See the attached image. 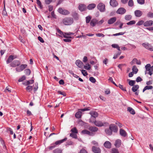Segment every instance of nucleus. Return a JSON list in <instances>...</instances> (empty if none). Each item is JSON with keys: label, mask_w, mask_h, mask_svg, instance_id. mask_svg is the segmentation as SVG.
I'll return each instance as SVG.
<instances>
[{"label": "nucleus", "mask_w": 153, "mask_h": 153, "mask_svg": "<svg viewBox=\"0 0 153 153\" xmlns=\"http://www.w3.org/2000/svg\"><path fill=\"white\" fill-rule=\"evenodd\" d=\"M134 14L136 16L140 17L142 15L143 13L141 11L137 10L134 11Z\"/></svg>", "instance_id": "obj_16"}, {"label": "nucleus", "mask_w": 153, "mask_h": 153, "mask_svg": "<svg viewBox=\"0 0 153 153\" xmlns=\"http://www.w3.org/2000/svg\"><path fill=\"white\" fill-rule=\"evenodd\" d=\"M116 19L117 18L116 17L112 18L108 20V23L109 24H112L116 21Z\"/></svg>", "instance_id": "obj_17"}, {"label": "nucleus", "mask_w": 153, "mask_h": 153, "mask_svg": "<svg viewBox=\"0 0 153 153\" xmlns=\"http://www.w3.org/2000/svg\"><path fill=\"white\" fill-rule=\"evenodd\" d=\"M27 65L26 64L21 65L20 67L21 68L22 71L24 69L27 67Z\"/></svg>", "instance_id": "obj_46"}, {"label": "nucleus", "mask_w": 153, "mask_h": 153, "mask_svg": "<svg viewBox=\"0 0 153 153\" xmlns=\"http://www.w3.org/2000/svg\"><path fill=\"white\" fill-rule=\"evenodd\" d=\"M139 88V86L138 85H135L132 87V90L134 92H135L137 91Z\"/></svg>", "instance_id": "obj_29"}, {"label": "nucleus", "mask_w": 153, "mask_h": 153, "mask_svg": "<svg viewBox=\"0 0 153 153\" xmlns=\"http://www.w3.org/2000/svg\"><path fill=\"white\" fill-rule=\"evenodd\" d=\"M117 87H118L120 88L123 91H126V87H123V85L119 84L118 85Z\"/></svg>", "instance_id": "obj_37"}, {"label": "nucleus", "mask_w": 153, "mask_h": 153, "mask_svg": "<svg viewBox=\"0 0 153 153\" xmlns=\"http://www.w3.org/2000/svg\"><path fill=\"white\" fill-rule=\"evenodd\" d=\"M153 24V21L152 20H148L144 22V26L145 27L150 26Z\"/></svg>", "instance_id": "obj_12"}, {"label": "nucleus", "mask_w": 153, "mask_h": 153, "mask_svg": "<svg viewBox=\"0 0 153 153\" xmlns=\"http://www.w3.org/2000/svg\"><path fill=\"white\" fill-rule=\"evenodd\" d=\"M90 81L93 83H95L96 81L95 79L93 77H91L89 78Z\"/></svg>", "instance_id": "obj_45"}, {"label": "nucleus", "mask_w": 153, "mask_h": 153, "mask_svg": "<svg viewBox=\"0 0 153 153\" xmlns=\"http://www.w3.org/2000/svg\"><path fill=\"white\" fill-rule=\"evenodd\" d=\"M137 1L140 4H143L145 3V0H137Z\"/></svg>", "instance_id": "obj_50"}, {"label": "nucleus", "mask_w": 153, "mask_h": 153, "mask_svg": "<svg viewBox=\"0 0 153 153\" xmlns=\"http://www.w3.org/2000/svg\"><path fill=\"white\" fill-rule=\"evenodd\" d=\"M36 3L41 8L42 7L41 3L39 0H36Z\"/></svg>", "instance_id": "obj_59"}, {"label": "nucleus", "mask_w": 153, "mask_h": 153, "mask_svg": "<svg viewBox=\"0 0 153 153\" xmlns=\"http://www.w3.org/2000/svg\"><path fill=\"white\" fill-rule=\"evenodd\" d=\"M20 62L18 60H14L10 64V66L13 67H14L18 66L20 65Z\"/></svg>", "instance_id": "obj_8"}, {"label": "nucleus", "mask_w": 153, "mask_h": 153, "mask_svg": "<svg viewBox=\"0 0 153 153\" xmlns=\"http://www.w3.org/2000/svg\"><path fill=\"white\" fill-rule=\"evenodd\" d=\"M91 19V16H88L86 17V22L87 23H89Z\"/></svg>", "instance_id": "obj_36"}, {"label": "nucleus", "mask_w": 153, "mask_h": 153, "mask_svg": "<svg viewBox=\"0 0 153 153\" xmlns=\"http://www.w3.org/2000/svg\"><path fill=\"white\" fill-rule=\"evenodd\" d=\"M58 93L60 94H61L63 96H66V94L64 92H61L60 91H58L57 92Z\"/></svg>", "instance_id": "obj_58"}, {"label": "nucleus", "mask_w": 153, "mask_h": 153, "mask_svg": "<svg viewBox=\"0 0 153 153\" xmlns=\"http://www.w3.org/2000/svg\"><path fill=\"white\" fill-rule=\"evenodd\" d=\"M89 122H90L93 123L96 126L99 127L104 126L108 124V123L106 122L103 123L101 121L96 120L95 119L92 120L91 119H89Z\"/></svg>", "instance_id": "obj_1"}, {"label": "nucleus", "mask_w": 153, "mask_h": 153, "mask_svg": "<svg viewBox=\"0 0 153 153\" xmlns=\"http://www.w3.org/2000/svg\"><path fill=\"white\" fill-rule=\"evenodd\" d=\"M120 134L123 137H126L127 135V134L126 131L124 130L121 129L120 130Z\"/></svg>", "instance_id": "obj_26"}, {"label": "nucleus", "mask_w": 153, "mask_h": 153, "mask_svg": "<svg viewBox=\"0 0 153 153\" xmlns=\"http://www.w3.org/2000/svg\"><path fill=\"white\" fill-rule=\"evenodd\" d=\"M135 83V81L132 80H130L128 82L129 85L131 86H133L134 84Z\"/></svg>", "instance_id": "obj_48"}, {"label": "nucleus", "mask_w": 153, "mask_h": 153, "mask_svg": "<svg viewBox=\"0 0 153 153\" xmlns=\"http://www.w3.org/2000/svg\"><path fill=\"white\" fill-rule=\"evenodd\" d=\"M132 16L130 15H126L125 16V19L127 21H129L131 19Z\"/></svg>", "instance_id": "obj_33"}, {"label": "nucleus", "mask_w": 153, "mask_h": 153, "mask_svg": "<svg viewBox=\"0 0 153 153\" xmlns=\"http://www.w3.org/2000/svg\"><path fill=\"white\" fill-rule=\"evenodd\" d=\"M76 65L80 68H82L84 66L83 62L79 60H77L76 62Z\"/></svg>", "instance_id": "obj_11"}, {"label": "nucleus", "mask_w": 153, "mask_h": 153, "mask_svg": "<svg viewBox=\"0 0 153 153\" xmlns=\"http://www.w3.org/2000/svg\"><path fill=\"white\" fill-rule=\"evenodd\" d=\"M33 82L34 80L33 79H31L29 81H27L26 82L23 83V84L25 85H27L29 84H31Z\"/></svg>", "instance_id": "obj_28"}, {"label": "nucleus", "mask_w": 153, "mask_h": 153, "mask_svg": "<svg viewBox=\"0 0 153 153\" xmlns=\"http://www.w3.org/2000/svg\"><path fill=\"white\" fill-rule=\"evenodd\" d=\"M79 153H88L84 149H82Z\"/></svg>", "instance_id": "obj_64"}, {"label": "nucleus", "mask_w": 153, "mask_h": 153, "mask_svg": "<svg viewBox=\"0 0 153 153\" xmlns=\"http://www.w3.org/2000/svg\"><path fill=\"white\" fill-rule=\"evenodd\" d=\"M89 114H91V117L90 118V119H91V118L92 120H94V119H93V118H95L96 117H97L98 115V113L95 111H91Z\"/></svg>", "instance_id": "obj_10"}, {"label": "nucleus", "mask_w": 153, "mask_h": 153, "mask_svg": "<svg viewBox=\"0 0 153 153\" xmlns=\"http://www.w3.org/2000/svg\"><path fill=\"white\" fill-rule=\"evenodd\" d=\"M153 88V87L152 85L146 86L143 89V92H144L146 90H147L152 89Z\"/></svg>", "instance_id": "obj_31"}, {"label": "nucleus", "mask_w": 153, "mask_h": 153, "mask_svg": "<svg viewBox=\"0 0 153 153\" xmlns=\"http://www.w3.org/2000/svg\"><path fill=\"white\" fill-rule=\"evenodd\" d=\"M80 71H81V73L84 76H85L88 75V73L85 70H80Z\"/></svg>", "instance_id": "obj_49"}, {"label": "nucleus", "mask_w": 153, "mask_h": 153, "mask_svg": "<svg viewBox=\"0 0 153 153\" xmlns=\"http://www.w3.org/2000/svg\"><path fill=\"white\" fill-rule=\"evenodd\" d=\"M142 81V79L140 76L138 77L136 79V81L137 82H141Z\"/></svg>", "instance_id": "obj_61"}, {"label": "nucleus", "mask_w": 153, "mask_h": 153, "mask_svg": "<svg viewBox=\"0 0 153 153\" xmlns=\"http://www.w3.org/2000/svg\"><path fill=\"white\" fill-rule=\"evenodd\" d=\"M108 80L109 81H111V82L114 84L115 86L117 87L118 85H117L115 83V82L113 81V79L112 77H110L108 79Z\"/></svg>", "instance_id": "obj_60"}, {"label": "nucleus", "mask_w": 153, "mask_h": 153, "mask_svg": "<svg viewBox=\"0 0 153 153\" xmlns=\"http://www.w3.org/2000/svg\"><path fill=\"white\" fill-rule=\"evenodd\" d=\"M71 131L73 132L72 133H77V130L76 128L74 127L71 129Z\"/></svg>", "instance_id": "obj_55"}, {"label": "nucleus", "mask_w": 153, "mask_h": 153, "mask_svg": "<svg viewBox=\"0 0 153 153\" xmlns=\"http://www.w3.org/2000/svg\"><path fill=\"white\" fill-rule=\"evenodd\" d=\"M129 6L132 7L134 5V2L132 0H129L128 3Z\"/></svg>", "instance_id": "obj_40"}, {"label": "nucleus", "mask_w": 153, "mask_h": 153, "mask_svg": "<svg viewBox=\"0 0 153 153\" xmlns=\"http://www.w3.org/2000/svg\"><path fill=\"white\" fill-rule=\"evenodd\" d=\"M109 128L111 130V131L117 132V127L114 124H111L109 126Z\"/></svg>", "instance_id": "obj_13"}, {"label": "nucleus", "mask_w": 153, "mask_h": 153, "mask_svg": "<svg viewBox=\"0 0 153 153\" xmlns=\"http://www.w3.org/2000/svg\"><path fill=\"white\" fill-rule=\"evenodd\" d=\"M98 23V20L95 19H92L90 22V25L92 27H94Z\"/></svg>", "instance_id": "obj_14"}, {"label": "nucleus", "mask_w": 153, "mask_h": 153, "mask_svg": "<svg viewBox=\"0 0 153 153\" xmlns=\"http://www.w3.org/2000/svg\"><path fill=\"white\" fill-rule=\"evenodd\" d=\"M108 59L107 58H105L103 61V64H104L106 65L107 63H108Z\"/></svg>", "instance_id": "obj_63"}, {"label": "nucleus", "mask_w": 153, "mask_h": 153, "mask_svg": "<svg viewBox=\"0 0 153 153\" xmlns=\"http://www.w3.org/2000/svg\"><path fill=\"white\" fill-rule=\"evenodd\" d=\"M105 5L102 3H99L97 6V8L101 12H103L105 11Z\"/></svg>", "instance_id": "obj_6"}, {"label": "nucleus", "mask_w": 153, "mask_h": 153, "mask_svg": "<svg viewBox=\"0 0 153 153\" xmlns=\"http://www.w3.org/2000/svg\"><path fill=\"white\" fill-rule=\"evenodd\" d=\"M89 130L93 132H97L98 130V128L95 126H91L89 128Z\"/></svg>", "instance_id": "obj_22"}, {"label": "nucleus", "mask_w": 153, "mask_h": 153, "mask_svg": "<svg viewBox=\"0 0 153 153\" xmlns=\"http://www.w3.org/2000/svg\"><path fill=\"white\" fill-rule=\"evenodd\" d=\"M67 140V138L65 137L64 139H63L61 140H58L56 141L55 143V144L56 145H59L63 143L64 142L66 141Z\"/></svg>", "instance_id": "obj_20"}, {"label": "nucleus", "mask_w": 153, "mask_h": 153, "mask_svg": "<svg viewBox=\"0 0 153 153\" xmlns=\"http://www.w3.org/2000/svg\"><path fill=\"white\" fill-rule=\"evenodd\" d=\"M70 136L74 138H76L77 137V135L76 133H71L70 134Z\"/></svg>", "instance_id": "obj_53"}, {"label": "nucleus", "mask_w": 153, "mask_h": 153, "mask_svg": "<svg viewBox=\"0 0 153 153\" xmlns=\"http://www.w3.org/2000/svg\"><path fill=\"white\" fill-rule=\"evenodd\" d=\"M24 71L25 74L28 75H29L30 74L31 72L30 70L28 69H25Z\"/></svg>", "instance_id": "obj_43"}, {"label": "nucleus", "mask_w": 153, "mask_h": 153, "mask_svg": "<svg viewBox=\"0 0 153 153\" xmlns=\"http://www.w3.org/2000/svg\"><path fill=\"white\" fill-rule=\"evenodd\" d=\"M86 65L83 66L84 68L87 70H90L91 69L90 65L88 64H87Z\"/></svg>", "instance_id": "obj_41"}, {"label": "nucleus", "mask_w": 153, "mask_h": 153, "mask_svg": "<svg viewBox=\"0 0 153 153\" xmlns=\"http://www.w3.org/2000/svg\"><path fill=\"white\" fill-rule=\"evenodd\" d=\"M147 16L149 17L153 18V13L149 12L147 14Z\"/></svg>", "instance_id": "obj_51"}, {"label": "nucleus", "mask_w": 153, "mask_h": 153, "mask_svg": "<svg viewBox=\"0 0 153 153\" xmlns=\"http://www.w3.org/2000/svg\"><path fill=\"white\" fill-rule=\"evenodd\" d=\"M125 33V32H121L118 33H117L115 34H114L112 35V36H117L118 35H123Z\"/></svg>", "instance_id": "obj_47"}, {"label": "nucleus", "mask_w": 153, "mask_h": 153, "mask_svg": "<svg viewBox=\"0 0 153 153\" xmlns=\"http://www.w3.org/2000/svg\"><path fill=\"white\" fill-rule=\"evenodd\" d=\"M96 35L97 36L99 37H104L105 36V35L103 34L100 33H96Z\"/></svg>", "instance_id": "obj_54"}, {"label": "nucleus", "mask_w": 153, "mask_h": 153, "mask_svg": "<svg viewBox=\"0 0 153 153\" xmlns=\"http://www.w3.org/2000/svg\"><path fill=\"white\" fill-rule=\"evenodd\" d=\"M92 150L94 153H101V150L99 148L94 146L92 147Z\"/></svg>", "instance_id": "obj_15"}, {"label": "nucleus", "mask_w": 153, "mask_h": 153, "mask_svg": "<svg viewBox=\"0 0 153 153\" xmlns=\"http://www.w3.org/2000/svg\"><path fill=\"white\" fill-rule=\"evenodd\" d=\"M16 57L14 58V56L10 55L9 57L7 60L6 61L7 64H9Z\"/></svg>", "instance_id": "obj_24"}, {"label": "nucleus", "mask_w": 153, "mask_h": 153, "mask_svg": "<svg viewBox=\"0 0 153 153\" xmlns=\"http://www.w3.org/2000/svg\"><path fill=\"white\" fill-rule=\"evenodd\" d=\"M136 23V22L134 20H132L127 22L126 24L128 25H131L134 24Z\"/></svg>", "instance_id": "obj_42"}, {"label": "nucleus", "mask_w": 153, "mask_h": 153, "mask_svg": "<svg viewBox=\"0 0 153 153\" xmlns=\"http://www.w3.org/2000/svg\"><path fill=\"white\" fill-rule=\"evenodd\" d=\"M81 132L83 134H86L90 135H92L93 134L92 132H91L89 131L86 130H82Z\"/></svg>", "instance_id": "obj_25"}, {"label": "nucleus", "mask_w": 153, "mask_h": 153, "mask_svg": "<svg viewBox=\"0 0 153 153\" xmlns=\"http://www.w3.org/2000/svg\"><path fill=\"white\" fill-rule=\"evenodd\" d=\"M96 6V4H91L88 5L87 7V8L89 10H92Z\"/></svg>", "instance_id": "obj_27"}, {"label": "nucleus", "mask_w": 153, "mask_h": 153, "mask_svg": "<svg viewBox=\"0 0 153 153\" xmlns=\"http://www.w3.org/2000/svg\"><path fill=\"white\" fill-rule=\"evenodd\" d=\"M145 68L146 71H149L148 74H149L150 76L152 74V71H151V65L149 64H147L145 66Z\"/></svg>", "instance_id": "obj_9"}, {"label": "nucleus", "mask_w": 153, "mask_h": 153, "mask_svg": "<svg viewBox=\"0 0 153 153\" xmlns=\"http://www.w3.org/2000/svg\"><path fill=\"white\" fill-rule=\"evenodd\" d=\"M142 45L146 49L151 51H153V46L148 43H144L142 44Z\"/></svg>", "instance_id": "obj_5"}, {"label": "nucleus", "mask_w": 153, "mask_h": 153, "mask_svg": "<svg viewBox=\"0 0 153 153\" xmlns=\"http://www.w3.org/2000/svg\"><path fill=\"white\" fill-rule=\"evenodd\" d=\"M127 110L132 114H135L134 110L131 108L130 107H128L127 108Z\"/></svg>", "instance_id": "obj_30"}, {"label": "nucleus", "mask_w": 153, "mask_h": 153, "mask_svg": "<svg viewBox=\"0 0 153 153\" xmlns=\"http://www.w3.org/2000/svg\"><path fill=\"white\" fill-rule=\"evenodd\" d=\"M25 79H26L25 76H22V77L21 78H20L19 79L18 81L19 82H22L24 80H25Z\"/></svg>", "instance_id": "obj_57"}, {"label": "nucleus", "mask_w": 153, "mask_h": 153, "mask_svg": "<svg viewBox=\"0 0 153 153\" xmlns=\"http://www.w3.org/2000/svg\"><path fill=\"white\" fill-rule=\"evenodd\" d=\"M62 152V150L59 149H56L53 151L54 153H61Z\"/></svg>", "instance_id": "obj_38"}, {"label": "nucleus", "mask_w": 153, "mask_h": 153, "mask_svg": "<svg viewBox=\"0 0 153 153\" xmlns=\"http://www.w3.org/2000/svg\"><path fill=\"white\" fill-rule=\"evenodd\" d=\"M132 71L133 72H134V73L135 74L137 73L138 69L137 68L136 66H134L132 68Z\"/></svg>", "instance_id": "obj_35"}, {"label": "nucleus", "mask_w": 153, "mask_h": 153, "mask_svg": "<svg viewBox=\"0 0 153 153\" xmlns=\"http://www.w3.org/2000/svg\"><path fill=\"white\" fill-rule=\"evenodd\" d=\"M57 11L60 14L63 15H68L70 13V12L67 10L64 9L62 8H59L57 10Z\"/></svg>", "instance_id": "obj_4"}, {"label": "nucleus", "mask_w": 153, "mask_h": 153, "mask_svg": "<svg viewBox=\"0 0 153 153\" xmlns=\"http://www.w3.org/2000/svg\"><path fill=\"white\" fill-rule=\"evenodd\" d=\"M121 144V140L119 139H117L115 141L114 145L116 147H119Z\"/></svg>", "instance_id": "obj_23"}, {"label": "nucleus", "mask_w": 153, "mask_h": 153, "mask_svg": "<svg viewBox=\"0 0 153 153\" xmlns=\"http://www.w3.org/2000/svg\"><path fill=\"white\" fill-rule=\"evenodd\" d=\"M111 153H119L118 150L115 148H113L111 150Z\"/></svg>", "instance_id": "obj_44"}, {"label": "nucleus", "mask_w": 153, "mask_h": 153, "mask_svg": "<svg viewBox=\"0 0 153 153\" xmlns=\"http://www.w3.org/2000/svg\"><path fill=\"white\" fill-rule=\"evenodd\" d=\"M110 3L111 5L113 7H116L118 5V3L115 0H110Z\"/></svg>", "instance_id": "obj_18"}, {"label": "nucleus", "mask_w": 153, "mask_h": 153, "mask_svg": "<svg viewBox=\"0 0 153 153\" xmlns=\"http://www.w3.org/2000/svg\"><path fill=\"white\" fill-rule=\"evenodd\" d=\"M89 110H90V109L87 108L79 109V111L76 113L75 116L77 118H81L82 116L81 111H84Z\"/></svg>", "instance_id": "obj_3"}, {"label": "nucleus", "mask_w": 153, "mask_h": 153, "mask_svg": "<svg viewBox=\"0 0 153 153\" xmlns=\"http://www.w3.org/2000/svg\"><path fill=\"white\" fill-rule=\"evenodd\" d=\"M126 12V10L123 7H120L117 10V13L121 15L125 14Z\"/></svg>", "instance_id": "obj_7"}, {"label": "nucleus", "mask_w": 153, "mask_h": 153, "mask_svg": "<svg viewBox=\"0 0 153 153\" xmlns=\"http://www.w3.org/2000/svg\"><path fill=\"white\" fill-rule=\"evenodd\" d=\"M78 8L80 10L82 11L86 9V6L84 4H81L79 5Z\"/></svg>", "instance_id": "obj_19"}, {"label": "nucleus", "mask_w": 153, "mask_h": 153, "mask_svg": "<svg viewBox=\"0 0 153 153\" xmlns=\"http://www.w3.org/2000/svg\"><path fill=\"white\" fill-rule=\"evenodd\" d=\"M33 87L30 85L28 86L26 88V90L29 92H30L32 90Z\"/></svg>", "instance_id": "obj_39"}, {"label": "nucleus", "mask_w": 153, "mask_h": 153, "mask_svg": "<svg viewBox=\"0 0 153 153\" xmlns=\"http://www.w3.org/2000/svg\"><path fill=\"white\" fill-rule=\"evenodd\" d=\"M121 54V52H118L115 55H114V56L113 57L114 59H116L118 56H119Z\"/></svg>", "instance_id": "obj_56"}, {"label": "nucleus", "mask_w": 153, "mask_h": 153, "mask_svg": "<svg viewBox=\"0 0 153 153\" xmlns=\"http://www.w3.org/2000/svg\"><path fill=\"white\" fill-rule=\"evenodd\" d=\"M74 22L73 19L71 17H66L62 20V23L66 25H71Z\"/></svg>", "instance_id": "obj_2"}, {"label": "nucleus", "mask_w": 153, "mask_h": 153, "mask_svg": "<svg viewBox=\"0 0 153 153\" xmlns=\"http://www.w3.org/2000/svg\"><path fill=\"white\" fill-rule=\"evenodd\" d=\"M104 146L107 148H110L111 147V144L108 141H105L104 144Z\"/></svg>", "instance_id": "obj_21"}, {"label": "nucleus", "mask_w": 153, "mask_h": 153, "mask_svg": "<svg viewBox=\"0 0 153 153\" xmlns=\"http://www.w3.org/2000/svg\"><path fill=\"white\" fill-rule=\"evenodd\" d=\"M144 22L143 21L141 20L140 21H139L136 24V25H141L143 24L144 25Z\"/></svg>", "instance_id": "obj_52"}, {"label": "nucleus", "mask_w": 153, "mask_h": 153, "mask_svg": "<svg viewBox=\"0 0 153 153\" xmlns=\"http://www.w3.org/2000/svg\"><path fill=\"white\" fill-rule=\"evenodd\" d=\"M38 38L39 40V41L41 42L42 43L44 42V41L43 39L40 36H39L38 37Z\"/></svg>", "instance_id": "obj_62"}, {"label": "nucleus", "mask_w": 153, "mask_h": 153, "mask_svg": "<svg viewBox=\"0 0 153 153\" xmlns=\"http://www.w3.org/2000/svg\"><path fill=\"white\" fill-rule=\"evenodd\" d=\"M105 132L106 134L108 135H110L112 134V131L109 128V129H106L105 130Z\"/></svg>", "instance_id": "obj_32"}, {"label": "nucleus", "mask_w": 153, "mask_h": 153, "mask_svg": "<svg viewBox=\"0 0 153 153\" xmlns=\"http://www.w3.org/2000/svg\"><path fill=\"white\" fill-rule=\"evenodd\" d=\"M111 46L114 48H117L118 51H120V47L119 46V45L117 44H113L111 45Z\"/></svg>", "instance_id": "obj_34"}]
</instances>
